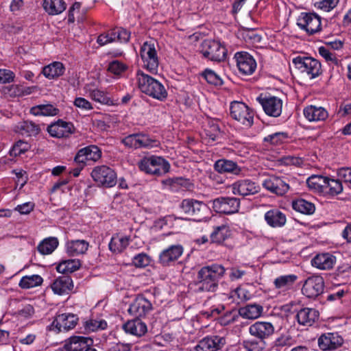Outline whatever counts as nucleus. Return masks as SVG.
<instances>
[{"label": "nucleus", "mask_w": 351, "mask_h": 351, "mask_svg": "<svg viewBox=\"0 0 351 351\" xmlns=\"http://www.w3.org/2000/svg\"><path fill=\"white\" fill-rule=\"evenodd\" d=\"M74 105L84 110H90L93 108L89 101L83 97H77L75 99Z\"/></svg>", "instance_id": "0e129e2a"}, {"label": "nucleus", "mask_w": 351, "mask_h": 351, "mask_svg": "<svg viewBox=\"0 0 351 351\" xmlns=\"http://www.w3.org/2000/svg\"><path fill=\"white\" fill-rule=\"evenodd\" d=\"M201 53L204 57L210 60L220 62L224 60L226 49L218 41L206 40L202 44Z\"/></svg>", "instance_id": "6e6552de"}, {"label": "nucleus", "mask_w": 351, "mask_h": 351, "mask_svg": "<svg viewBox=\"0 0 351 351\" xmlns=\"http://www.w3.org/2000/svg\"><path fill=\"white\" fill-rule=\"evenodd\" d=\"M237 66L241 73L251 75L255 71L256 63L253 57L247 52H237L234 55Z\"/></svg>", "instance_id": "dca6fc26"}, {"label": "nucleus", "mask_w": 351, "mask_h": 351, "mask_svg": "<svg viewBox=\"0 0 351 351\" xmlns=\"http://www.w3.org/2000/svg\"><path fill=\"white\" fill-rule=\"evenodd\" d=\"M47 130L51 136L54 138H65L74 132V126L71 122L58 119L50 124Z\"/></svg>", "instance_id": "2eb2a0df"}, {"label": "nucleus", "mask_w": 351, "mask_h": 351, "mask_svg": "<svg viewBox=\"0 0 351 351\" xmlns=\"http://www.w3.org/2000/svg\"><path fill=\"white\" fill-rule=\"evenodd\" d=\"M29 148V145L27 143L19 141L16 142L13 146L12 149L10 151V155L14 156H21L27 152Z\"/></svg>", "instance_id": "13d9d810"}, {"label": "nucleus", "mask_w": 351, "mask_h": 351, "mask_svg": "<svg viewBox=\"0 0 351 351\" xmlns=\"http://www.w3.org/2000/svg\"><path fill=\"white\" fill-rule=\"evenodd\" d=\"M144 66L152 73H156L158 67V57L154 41L145 42L140 51Z\"/></svg>", "instance_id": "0eeeda50"}, {"label": "nucleus", "mask_w": 351, "mask_h": 351, "mask_svg": "<svg viewBox=\"0 0 351 351\" xmlns=\"http://www.w3.org/2000/svg\"><path fill=\"white\" fill-rule=\"evenodd\" d=\"M132 344L124 343H117L112 345L109 351H131Z\"/></svg>", "instance_id": "774afa93"}, {"label": "nucleus", "mask_w": 351, "mask_h": 351, "mask_svg": "<svg viewBox=\"0 0 351 351\" xmlns=\"http://www.w3.org/2000/svg\"><path fill=\"white\" fill-rule=\"evenodd\" d=\"M205 132L206 136L213 141L217 140L221 136V131L217 121L215 120H208L205 128Z\"/></svg>", "instance_id": "de8ad7c7"}, {"label": "nucleus", "mask_w": 351, "mask_h": 351, "mask_svg": "<svg viewBox=\"0 0 351 351\" xmlns=\"http://www.w3.org/2000/svg\"><path fill=\"white\" fill-rule=\"evenodd\" d=\"M64 72L65 66L64 64L60 62L55 61L45 66L41 73L49 80H55L62 76Z\"/></svg>", "instance_id": "7c9ffc66"}, {"label": "nucleus", "mask_w": 351, "mask_h": 351, "mask_svg": "<svg viewBox=\"0 0 351 351\" xmlns=\"http://www.w3.org/2000/svg\"><path fill=\"white\" fill-rule=\"evenodd\" d=\"M180 207L184 213L194 217V220L196 221L201 219L202 211L206 208L205 205L202 202L193 199L182 200Z\"/></svg>", "instance_id": "412c9836"}, {"label": "nucleus", "mask_w": 351, "mask_h": 351, "mask_svg": "<svg viewBox=\"0 0 351 351\" xmlns=\"http://www.w3.org/2000/svg\"><path fill=\"white\" fill-rule=\"evenodd\" d=\"M327 178L322 176L313 175L307 179L306 184L310 189L315 191L324 193L325 191Z\"/></svg>", "instance_id": "ea45409f"}, {"label": "nucleus", "mask_w": 351, "mask_h": 351, "mask_svg": "<svg viewBox=\"0 0 351 351\" xmlns=\"http://www.w3.org/2000/svg\"><path fill=\"white\" fill-rule=\"evenodd\" d=\"M324 289V281L319 276L308 277L302 288V293L307 298H313L321 295Z\"/></svg>", "instance_id": "f8f14e48"}, {"label": "nucleus", "mask_w": 351, "mask_h": 351, "mask_svg": "<svg viewBox=\"0 0 351 351\" xmlns=\"http://www.w3.org/2000/svg\"><path fill=\"white\" fill-rule=\"evenodd\" d=\"M84 330L86 332L104 330L107 328V322L104 319H89L84 322Z\"/></svg>", "instance_id": "3c124183"}, {"label": "nucleus", "mask_w": 351, "mask_h": 351, "mask_svg": "<svg viewBox=\"0 0 351 351\" xmlns=\"http://www.w3.org/2000/svg\"><path fill=\"white\" fill-rule=\"evenodd\" d=\"M14 73L10 70L0 69V83H10L14 80Z\"/></svg>", "instance_id": "69168bd1"}, {"label": "nucleus", "mask_w": 351, "mask_h": 351, "mask_svg": "<svg viewBox=\"0 0 351 351\" xmlns=\"http://www.w3.org/2000/svg\"><path fill=\"white\" fill-rule=\"evenodd\" d=\"M263 312V307L258 304H250L241 307L239 310V315L245 319H255L261 317Z\"/></svg>", "instance_id": "f704fd0d"}, {"label": "nucleus", "mask_w": 351, "mask_h": 351, "mask_svg": "<svg viewBox=\"0 0 351 351\" xmlns=\"http://www.w3.org/2000/svg\"><path fill=\"white\" fill-rule=\"evenodd\" d=\"M338 176L345 182L351 184V168L343 167L338 171Z\"/></svg>", "instance_id": "338daca9"}, {"label": "nucleus", "mask_w": 351, "mask_h": 351, "mask_svg": "<svg viewBox=\"0 0 351 351\" xmlns=\"http://www.w3.org/2000/svg\"><path fill=\"white\" fill-rule=\"evenodd\" d=\"M293 208L301 213L311 215L315 212V205L304 199H299L293 202Z\"/></svg>", "instance_id": "79ce46f5"}, {"label": "nucleus", "mask_w": 351, "mask_h": 351, "mask_svg": "<svg viewBox=\"0 0 351 351\" xmlns=\"http://www.w3.org/2000/svg\"><path fill=\"white\" fill-rule=\"evenodd\" d=\"M150 262V257L145 253L136 255L132 260V263L136 267H145L149 265Z\"/></svg>", "instance_id": "4d7b16f0"}, {"label": "nucleus", "mask_w": 351, "mask_h": 351, "mask_svg": "<svg viewBox=\"0 0 351 351\" xmlns=\"http://www.w3.org/2000/svg\"><path fill=\"white\" fill-rule=\"evenodd\" d=\"M231 117L243 125L249 128L254 123V112L244 103L233 101L230 105Z\"/></svg>", "instance_id": "423d86ee"}, {"label": "nucleus", "mask_w": 351, "mask_h": 351, "mask_svg": "<svg viewBox=\"0 0 351 351\" xmlns=\"http://www.w3.org/2000/svg\"><path fill=\"white\" fill-rule=\"evenodd\" d=\"M339 0H322L317 3V7L325 11L329 12L335 8Z\"/></svg>", "instance_id": "680f3d73"}, {"label": "nucleus", "mask_w": 351, "mask_h": 351, "mask_svg": "<svg viewBox=\"0 0 351 351\" xmlns=\"http://www.w3.org/2000/svg\"><path fill=\"white\" fill-rule=\"evenodd\" d=\"M81 266L80 260L69 259L60 263L56 269L59 273H72L77 270Z\"/></svg>", "instance_id": "a19ab883"}, {"label": "nucleus", "mask_w": 351, "mask_h": 351, "mask_svg": "<svg viewBox=\"0 0 351 351\" xmlns=\"http://www.w3.org/2000/svg\"><path fill=\"white\" fill-rule=\"evenodd\" d=\"M342 191V183L339 180L327 178L325 191L324 193H328L330 195H335L341 193Z\"/></svg>", "instance_id": "8fccbe9b"}, {"label": "nucleus", "mask_w": 351, "mask_h": 351, "mask_svg": "<svg viewBox=\"0 0 351 351\" xmlns=\"http://www.w3.org/2000/svg\"><path fill=\"white\" fill-rule=\"evenodd\" d=\"M137 134V147H151L154 146V144L156 142L155 140L149 138L147 134Z\"/></svg>", "instance_id": "bf43d9fd"}, {"label": "nucleus", "mask_w": 351, "mask_h": 351, "mask_svg": "<svg viewBox=\"0 0 351 351\" xmlns=\"http://www.w3.org/2000/svg\"><path fill=\"white\" fill-rule=\"evenodd\" d=\"M51 287L56 294H68L73 288V280L69 276H60L53 281Z\"/></svg>", "instance_id": "a878e982"}, {"label": "nucleus", "mask_w": 351, "mask_h": 351, "mask_svg": "<svg viewBox=\"0 0 351 351\" xmlns=\"http://www.w3.org/2000/svg\"><path fill=\"white\" fill-rule=\"evenodd\" d=\"M162 184L165 186L169 187L172 190L176 189L178 186H182L187 189L191 186V183L189 180L182 177L163 180H162Z\"/></svg>", "instance_id": "37998d69"}, {"label": "nucleus", "mask_w": 351, "mask_h": 351, "mask_svg": "<svg viewBox=\"0 0 351 351\" xmlns=\"http://www.w3.org/2000/svg\"><path fill=\"white\" fill-rule=\"evenodd\" d=\"M263 187L277 195H283L289 189V185L284 180L277 176H269L263 182Z\"/></svg>", "instance_id": "a211bd4d"}, {"label": "nucleus", "mask_w": 351, "mask_h": 351, "mask_svg": "<svg viewBox=\"0 0 351 351\" xmlns=\"http://www.w3.org/2000/svg\"><path fill=\"white\" fill-rule=\"evenodd\" d=\"M256 100L262 106L265 112L274 117H279L282 113V101L274 96L263 97L260 95Z\"/></svg>", "instance_id": "4468645a"}, {"label": "nucleus", "mask_w": 351, "mask_h": 351, "mask_svg": "<svg viewBox=\"0 0 351 351\" xmlns=\"http://www.w3.org/2000/svg\"><path fill=\"white\" fill-rule=\"evenodd\" d=\"M288 138L285 132H276L264 138V141L277 145L283 143Z\"/></svg>", "instance_id": "5fc2aeb1"}, {"label": "nucleus", "mask_w": 351, "mask_h": 351, "mask_svg": "<svg viewBox=\"0 0 351 351\" xmlns=\"http://www.w3.org/2000/svg\"><path fill=\"white\" fill-rule=\"evenodd\" d=\"M93 341L91 338L82 336L71 337L65 343L68 351H82L92 346Z\"/></svg>", "instance_id": "b1692460"}, {"label": "nucleus", "mask_w": 351, "mask_h": 351, "mask_svg": "<svg viewBox=\"0 0 351 351\" xmlns=\"http://www.w3.org/2000/svg\"><path fill=\"white\" fill-rule=\"evenodd\" d=\"M231 236L229 227L226 225H221L214 228L210 235V241L213 243L221 245Z\"/></svg>", "instance_id": "c9c22d12"}, {"label": "nucleus", "mask_w": 351, "mask_h": 351, "mask_svg": "<svg viewBox=\"0 0 351 351\" xmlns=\"http://www.w3.org/2000/svg\"><path fill=\"white\" fill-rule=\"evenodd\" d=\"M115 32V39L121 43H127L129 41L130 38V33L123 28H116L114 29Z\"/></svg>", "instance_id": "e2e57ef3"}, {"label": "nucleus", "mask_w": 351, "mask_h": 351, "mask_svg": "<svg viewBox=\"0 0 351 351\" xmlns=\"http://www.w3.org/2000/svg\"><path fill=\"white\" fill-rule=\"evenodd\" d=\"M226 269L219 264L202 267L197 272L195 286L198 292H215L219 282L225 274Z\"/></svg>", "instance_id": "f257e3e1"}, {"label": "nucleus", "mask_w": 351, "mask_h": 351, "mask_svg": "<svg viewBox=\"0 0 351 351\" xmlns=\"http://www.w3.org/2000/svg\"><path fill=\"white\" fill-rule=\"evenodd\" d=\"M78 321L77 315L64 313L58 315L52 324L56 326L59 332L69 331L75 327Z\"/></svg>", "instance_id": "f3484780"}, {"label": "nucleus", "mask_w": 351, "mask_h": 351, "mask_svg": "<svg viewBox=\"0 0 351 351\" xmlns=\"http://www.w3.org/2000/svg\"><path fill=\"white\" fill-rule=\"evenodd\" d=\"M319 317V312L315 308H304L300 310L296 319L299 324L302 326H311Z\"/></svg>", "instance_id": "bb28decb"}, {"label": "nucleus", "mask_w": 351, "mask_h": 351, "mask_svg": "<svg viewBox=\"0 0 351 351\" xmlns=\"http://www.w3.org/2000/svg\"><path fill=\"white\" fill-rule=\"evenodd\" d=\"M232 189L234 195L246 196L257 193L260 191V186L250 180H242L234 182L232 185Z\"/></svg>", "instance_id": "6ab92c4d"}, {"label": "nucleus", "mask_w": 351, "mask_h": 351, "mask_svg": "<svg viewBox=\"0 0 351 351\" xmlns=\"http://www.w3.org/2000/svg\"><path fill=\"white\" fill-rule=\"evenodd\" d=\"M58 245V241L56 237H49L43 241L38 246V250L43 254L52 253Z\"/></svg>", "instance_id": "a18cd8bd"}, {"label": "nucleus", "mask_w": 351, "mask_h": 351, "mask_svg": "<svg viewBox=\"0 0 351 351\" xmlns=\"http://www.w3.org/2000/svg\"><path fill=\"white\" fill-rule=\"evenodd\" d=\"M183 248L180 245H171L164 250L159 256V263L162 266H168L176 261L182 254Z\"/></svg>", "instance_id": "5701e85b"}, {"label": "nucleus", "mask_w": 351, "mask_h": 351, "mask_svg": "<svg viewBox=\"0 0 351 351\" xmlns=\"http://www.w3.org/2000/svg\"><path fill=\"white\" fill-rule=\"evenodd\" d=\"M89 97L94 101L105 105H112V100L108 95L99 89H94L89 91Z\"/></svg>", "instance_id": "09e8293b"}, {"label": "nucleus", "mask_w": 351, "mask_h": 351, "mask_svg": "<svg viewBox=\"0 0 351 351\" xmlns=\"http://www.w3.org/2000/svg\"><path fill=\"white\" fill-rule=\"evenodd\" d=\"M19 132L24 135L27 136H36L37 135L40 130L38 125L32 121H23L20 123L17 126Z\"/></svg>", "instance_id": "c03bdc74"}, {"label": "nucleus", "mask_w": 351, "mask_h": 351, "mask_svg": "<svg viewBox=\"0 0 351 351\" xmlns=\"http://www.w3.org/2000/svg\"><path fill=\"white\" fill-rule=\"evenodd\" d=\"M293 63L297 69L311 80L319 76L322 73L320 62L313 58L298 56L293 59Z\"/></svg>", "instance_id": "20e7f679"}, {"label": "nucleus", "mask_w": 351, "mask_h": 351, "mask_svg": "<svg viewBox=\"0 0 351 351\" xmlns=\"http://www.w3.org/2000/svg\"><path fill=\"white\" fill-rule=\"evenodd\" d=\"M97 41L101 46L116 41L115 32H114V29L110 32L100 34L98 36Z\"/></svg>", "instance_id": "052dcab7"}, {"label": "nucleus", "mask_w": 351, "mask_h": 351, "mask_svg": "<svg viewBox=\"0 0 351 351\" xmlns=\"http://www.w3.org/2000/svg\"><path fill=\"white\" fill-rule=\"evenodd\" d=\"M136 80L138 88L141 92L160 101L167 98V92L165 86L159 81L141 71H138Z\"/></svg>", "instance_id": "f03ea898"}, {"label": "nucleus", "mask_w": 351, "mask_h": 351, "mask_svg": "<svg viewBox=\"0 0 351 351\" xmlns=\"http://www.w3.org/2000/svg\"><path fill=\"white\" fill-rule=\"evenodd\" d=\"M85 157L88 160L96 162L101 157V152L96 145H89L84 147Z\"/></svg>", "instance_id": "864d4df0"}, {"label": "nucleus", "mask_w": 351, "mask_h": 351, "mask_svg": "<svg viewBox=\"0 0 351 351\" xmlns=\"http://www.w3.org/2000/svg\"><path fill=\"white\" fill-rule=\"evenodd\" d=\"M59 112L60 110L49 103L36 105L30 108V113L35 116L53 117Z\"/></svg>", "instance_id": "72a5a7b5"}, {"label": "nucleus", "mask_w": 351, "mask_h": 351, "mask_svg": "<svg viewBox=\"0 0 351 351\" xmlns=\"http://www.w3.org/2000/svg\"><path fill=\"white\" fill-rule=\"evenodd\" d=\"M226 344L225 337L219 335H212L201 339L195 347V351H218Z\"/></svg>", "instance_id": "9d476101"}, {"label": "nucleus", "mask_w": 351, "mask_h": 351, "mask_svg": "<svg viewBox=\"0 0 351 351\" xmlns=\"http://www.w3.org/2000/svg\"><path fill=\"white\" fill-rule=\"evenodd\" d=\"M43 8L48 14L56 15L65 10L66 4L62 0H44Z\"/></svg>", "instance_id": "58836bf2"}, {"label": "nucleus", "mask_w": 351, "mask_h": 351, "mask_svg": "<svg viewBox=\"0 0 351 351\" xmlns=\"http://www.w3.org/2000/svg\"><path fill=\"white\" fill-rule=\"evenodd\" d=\"M215 171L220 173H232L234 175H239L241 172V168L237 162L226 160L219 159L214 164Z\"/></svg>", "instance_id": "cd10ccee"}, {"label": "nucleus", "mask_w": 351, "mask_h": 351, "mask_svg": "<svg viewBox=\"0 0 351 351\" xmlns=\"http://www.w3.org/2000/svg\"><path fill=\"white\" fill-rule=\"evenodd\" d=\"M342 337L337 333L328 332L322 335L318 339V346L322 350H331L339 348L343 343Z\"/></svg>", "instance_id": "aec40b11"}, {"label": "nucleus", "mask_w": 351, "mask_h": 351, "mask_svg": "<svg viewBox=\"0 0 351 351\" xmlns=\"http://www.w3.org/2000/svg\"><path fill=\"white\" fill-rule=\"evenodd\" d=\"M91 177L97 185L106 188L114 186L117 182L115 171L106 165L95 167L91 172Z\"/></svg>", "instance_id": "39448f33"}, {"label": "nucleus", "mask_w": 351, "mask_h": 351, "mask_svg": "<svg viewBox=\"0 0 351 351\" xmlns=\"http://www.w3.org/2000/svg\"><path fill=\"white\" fill-rule=\"evenodd\" d=\"M297 25L309 34H313L321 29V19L315 14L302 12L298 19Z\"/></svg>", "instance_id": "ddd939ff"}, {"label": "nucleus", "mask_w": 351, "mask_h": 351, "mask_svg": "<svg viewBox=\"0 0 351 351\" xmlns=\"http://www.w3.org/2000/svg\"><path fill=\"white\" fill-rule=\"evenodd\" d=\"M123 330L132 335L141 337L144 335L147 330L146 324L141 321L140 318H136L128 321L123 326Z\"/></svg>", "instance_id": "c85d7f7f"}, {"label": "nucleus", "mask_w": 351, "mask_h": 351, "mask_svg": "<svg viewBox=\"0 0 351 351\" xmlns=\"http://www.w3.org/2000/svg\"><path fill=\"white\" fill-rule=\"evenodd\" d=\"M265 219L270 226L278 228L283 226L287 221L286 216L278 209H272L265 215Z\"/></svg>", "instance_id": "473e14b6"}, {"label": "nucleus", "mask_w": 351, "mask_h": 351, "mask_svg": "<svg viewBox=\"0 0 351 351\" xmlns=\"http://www.w3.org/2000/svg\"><path fill=\"white\" fill-rule=\"evenodd\" d=\"M88 247V243L85 240H74L66 243V252L70 256H77L84 254Z\"/></svg>", "instance_id": "4c0bfd02"}, {"label": "nucleus", "mask_w": 351, "mask_h": 351, "mask_svg": "<svg viewBox=\"0 0 351 351\" xmlns=\"http://www.w3.org/2000/svg\"><path fill=\"white\" fill-rule=\"evenodd\" d=\"M127 69V66L119 60H113L109 63L108 71L114 75H120Z\"/></svg>", "instance_id": "6e6d98bb"}, {"label": "nucleus", "mask_w": 351, "mask_h": 351, "mask_svg": "<svg viewBox=\"0 0 351 351\" xmlns=\"http://www.w3.org/2000/svg\"><path fill=\"white\" fill-rule=\"evenodd\" d=\"M240 200L236 197H218L213 200L212 207L219 213L230 215L239 211Z\"/></svg>", "instance_id": "1a4fd4ad"}, {"label": "nucleus", "mask_w": 351, "mask_h": 351, "mask_svg": "<svg viewBox=\"0 0 351 351\" xmlns=\"http://www.w3.org/2000/svg\"><path fill=\"white\" fill-rule=\"evenodd\" d=\"M153 309L152 302L143 295H138L130 305L128 312L136 318L145 317Z\"/></svg>", "instance_id": "9b49d317"}, {"label": "nucleus", "mask_w": 351, "mask_h": 351, "mask_svg": "<svg viewBox=\"0 0 351 351\" xmlns=\"http://www.w3.org/2000/svg\"><path fill=\"white\" fill-rule=\"evenodd\" d=\"M304 117L311 122L326 120L328 117L327 110L321 106L310 105L303 110Z\"/></svg>", "instance_id": "393cba45"}, {"label": "nucleus", "mask_w": 351, "mask_h": 351, "mask_svg": "<svg viewBox=\"0 0 351 351\" xmlns=\"http://www.w3.org/2000/svg\"><path fill=\"white\" fill-rule=\"evenodd\" d=\"M202 76L208 84L215 86H220L223 84V81L221 77L211 69H205L202 73Z\"/></svg>", "instance_id": "603ef678"}, {"label": "nucleus", "mask_w": 351, "mask_h": 351, "mask_svg": "<svg viewBox=\"0 0 351 351\" xmlns=\"http://www.w3.org/2000/svg\"><path fill=\"white\" fill-rule=\"evenodd\" d=\"M298 276L295 274L282 275L274 281V287L280 291L285 292L293 289Z\"/></svg>", "instance_id": "2f4dec72"}, {"label": "nucleus", "mask_w": 351, "mask_h": 351, "mask_svg": "<svg viewBox=\"0 0 351 351\" xmlns=\"http://www.w3.org/2000/svg\"><path fill=\"white\" fill-rule=\"evenodd\" d=\"M249 332L251 335L263 340L274 334V326L268 322H256L250 326Z\"/></svg>", "instance_id": "4be33fe9"}, {"label": "nucleus", "mask_w": 351, "mask_h": 351, "mask_svg": "<svg viewBox=\"0 0 351 351\" xmlns=\"http://www.w3.org/2000/svg\"><path fill=\"white\" fill-rule=\"evenodd\" d=\"M130 241V237L116 234L112 237L109 248L114 253H121L128 246Z\"/></svg>", "instance_id": "e433bc0d"}, {"label": "nucleus", "mask_w": 351, "mask_h": 351, "mask_svg": "<svg viewBox=\"0 0 351 351\" xmlns=\"http://www.w3.org/2000/svg\"><path fill=\"white\" fill-rule=\"evenodd\" d=\"M43 281L42 277L39 275L26 276L21 279L19 286L22 289H30L40 285Z\"/></svg>", "instance_id": "49530a36"}, {"label": "nucleus", "mask_w": 351, "mask_h": 351, "mask_svg": "<svg viewBox=\"0 0 351 351\" xmlns=\"http://www.w3.org/2000/svg\"><path fill=\"white\" fill-rule=\"evenodd\" d=\"M336 262V258L329 253L316 255L311 261L313 267L317 269L326 270L332 268Z\"/></svg>", "instance_id": "c756f323"}, {"label": "nucleus", "mask_w": 351, "mask_h": 351, "mask_svg": "<svg viewBox=\"0 0 351 351\" xmlns=\"http://www.w3.org/2000/svg\"><path fill=\"white\" fill-rule=\"evenodd\" d=\"M141 171L147 174L162 176L169 171L170 165L164 158L156 156L144 157L138 162Z\"/></svg>", "instance_id": "7ed1b4c3"}]
</instances>
